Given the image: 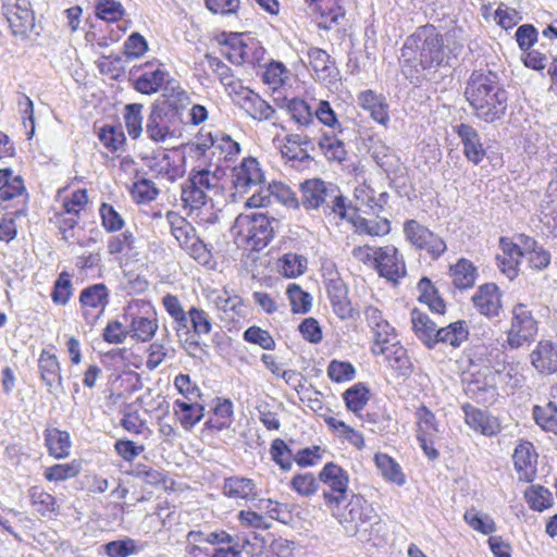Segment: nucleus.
I'll list each match as a JSON object with an SVG mask.
<instances>
[{
    "instance_id": "f257e3e1",
    "label": "nucleus",
    "mask_w": 557,
    "mask_h": 557,
    "mask_svg": "<svg viewBox=\"0 0 557 557\" xmlns=\"http://www.w3.org/2000/svg\"><path fill=\"white\" fill-rule=\"evenodd\" d=\"M190 104L188 92L177 81H170L163 88L161 98L150 107L145 133L153 143H164L178 138L184 131V113Z\"/></svg>"
},
{
    "instance_id": "f03ea898",
    "label": "nucleus",
    "mask_w": 557,
    "mask_h": 557,
    "mask_svg": "<svg viewBox=\"0 0 557 557\" xmlns=\"http://www.w3.org/2000/svg\"><path fill=\"white\" fill-rule=\"evenodd\" d=\"M444 59L443 36L430 24L418 27L400 50L401 71L413 84L420 83L422 71L443 65Z\"/></svg>"
},
{
    "instance_id": "7ed1b4c3",
    "label": "nucleus",
    "mask_w": 557,
    "mask_h": 557,
    "mask_svg": "<svg viewBox=\"0 0 557 557\" xmlns=\"http://www.w3.org/2000/svg\"><path fill=\"white\" fill-rule=\"evenodd\" d=\"M465 97L474 116L485 123H497L507 114L508 91L496 72L473 71L467 81Z\"/></svg>"
},
{
    "instance_id": "20e7f679",
    "label": "nucleus",
    "mask_w": 557,
    "mask_h": 557,
    "mask_svg": "<svg viewBox=\"0 0 557 557\" xmlns=\"http://www.w3.org/2000/svg\"><path fill=\"white\" fill-rule=\"evenodd\" d=\"M272 222H276L263 212L240 213L234 221L231 233L238 247L251 250L263 249L272 239L274 228Z\"/></svg>"
},
{
    "instance_id": "39448f33",
    "label": "nucleus",
    "mask_w": 557,
    "mask_h": 557,
    "mask_svg": "<svg viewBox=\"0 0 557 557\" xmlns=\"http://www.w3.org/2000/svg\"><path fill=\"white\" fill-rule=\"evenodd\" d=\"M341 523L350 535L359 534L363 540H370L374 531L381 530L380 518L374 509L362 497L354 495L345 512L342 515Z\"/></svg>"
},
{
    "instance_id": "423d86ee",
    "label": "nucleus",
    "mask_w": 557,
    "mask_h": 557,
    "mask_svg": "<svg viewBox=\"0 0 557 557\" xmlns=\"http://www.w3.org/2000/svg\"><path fill=\"white\" fill-rule=\"evenodd\" d=\"M539 331V322L532 310L522 302L516 304L511 309L510 327L507 331V344L517 349L534 339Z\"/></svg>"
},
{
    "instance_id": "0eeeda50",
    "label": "nucleus",
    "mask_w": 557,
    "mask_h": 557,
    "mask_svg": "<svg viewBox=\"0 0 557 557\" xmlns=\"http://www.w3.org/2000/svg\"><path fill=\"white\" fill-rule=\"evenodd\" d=\"M209 539L203 557H243L244 553L252 554V544L247 534L215 530L210 532Z\"/></svg>"
},
{
    "instance_id": "6e6552de",
    "label": "nucleus",
    "mask_w": 557,
    "mask_h": 557,
    "mask_svg": "<svg viewBox=\"0 0 557 557\" xmlns=\"http://www.w3.org/2000/svg\"><path fill=\"white\" fill-rule=\"evenodd\" d=\"M1 11L14 37L26 39L35 28L30 0H1Z\"/></svg>"
},
{
    "instance_id": "1a4fd4ad",
    "label": "nucleus",
    "mask_w": 557,
    "mask_h": 557,
    "mask_svg": "<svg viewBox=\"0 0 557 557\" xmlns=\"http://www.w3.org/2000/svg\"><path fill=\"white\" fill-rule=\"evenodd\" d=\"M219 177L188 176V180L182 186L184 207H188L191 211L202 209L207 201L211 200V194H220Z\"/></svg>"
},
{
    "instance_id": "9d476101",
    "label": "nucleus",
    "mask_w": 557,
    "mask_h": 557,
    "mask_svg": "<svg viewBox=\"0 0 557 557\" xmlns=\"http://www.w3.org/2000/svg\"><path fill=\"white\" fill-rule=\"evenodd\" d=\"M406 239L419 250H424L431 259H438L447 249L445 240L416 220L404 224Z\"/></svg>"
},
{
    "instance_id": "9b49d317",
    "label": "nucleus",
    "mask_w": 557,
    "mask_h": 557,
    "mask_svg": "<svg viewBox=\"0 0 557 557\" xmlns=\"http://www.w3.org/2000/svg\"><path fill=\"white\" fill-rule=\"evenodd\" d=\"M499 373L486 367L472 374L466 383L465 393L478 404L492 405L498 397L497 379Z\"/></svg>"
},
{
    "instance_id": "f8f14e48",
    "label": "nucleus",
    "mask_w": 557,
    "mask_h": 557,
    "mask_svg": "<svg viewBox=\"0 0 557 557\" xmlns=\"http://www.w3.org/2000/svg\"><path fill=\"white\" fill-rule=\"evenodd\" d=\"M109 289L103 283L85 287L79 295L82 315L89 326H95L109 305Z\"/></svg>"
},
{
    "instance_id": "ddd939ff",
    "label": "nucleus",
    "mask_w": 557,
    "mask_h": 557,
    "mask_svg": "<svg viewBox=\"0 0 557 557\" xmlns=\"http://www.w3.org/2000/svg\"><path fill=\"white\" fill-rule=\"evenodd\" d=\"M319 481L329 490L323 491V497L329 505H339L347 497L348 473L339 466L329 462L319 473Z\"/></svg>"
},
{
    "instance_id": "4468645a",
    "label": "nucleus",
    "mask_w": 557,
    "mask_h": 557,
    "mask_svg": "<svg viewBox=\"0 0 557 557\" xmlns=\"http://www.w3.org/2000/svg\"><path fill=\"white\" fill-rule=\"evenodd\" d=\"M376 262L374 269L379 275L397 283L406 276V263L401 253L393 245L375 248Z\"/></svg>"
},
{
    "instance_id": "2eb2a0df",
    "label": "nucleus",
    "mask_w": 557,
    "mask_h": 557,
    "mask_svg": "<svg viewBox=\"0 0 557 557\" xmlns=\"http://www.w3.org/2000/svg\"><path fill=\"white\" fill-rule=\"evenodd\" d=\"M366 208H369V216H363V213L354 212L349 218L356 231L359 234H367L370 236H384L391 232V223L386 216H381V212L384 211L382 205L379 203H366Z\"/></svg>"
},
{
    "instance_id": "dca6fc26",
    "label": "nucleus",
    "mask_w": 557,
    "mask_h": 557,
    "mask_svg": "<svg viewBox=\"0 0 557 557\" xmlns=\"http://www.w3.org/2000/svg\"><path fill=\"white\" fill-rule=\"evenodd\" d=\"M300 60L304 64L310 66L314 73L315 79L324 83L332 84L337 79L338 71L335 62L331 59L330 54L318 47H309Z\"/></svg>"
},
{
    "instance_id": "f3484780",
    "label": "nucleus",
    "mask_w": 557,
    "mask_h": 557,
    "mask_svg": "<svg viewBox=\"0 0 557 557\" xmlns=\"http://www.w3.org/2000/svg\"><path fill=\"white\" fill-rule=\"evenodd\" d=\"M134 89L144 95L158 92L166 83L173 81L169 78L170 74L163 69L161 63L146 62L141 66V73L138 76L133 74Z\"/></svg>"
},
{
    "instance_id": "a211bd4d",
    "label": "nucleus",
    "mask_w": 557,
    "mask_h": 557,
    "mask_svg": "<svg viewBox=\"0 0 557 557\" xmlns=\"http://www.w3.org/2000/svg\"><path fill=\"white\" fill-rule=\"evenodd\" d=\"M471 299L479 313L488 319L497 318L502 311V293L494 283L481 285Z\"/></svg>"
},
{
    "instance_id": "6ab92c4d",
    "label": "nucleus",
    "mask_w": 557,
    "mask_h": 557,
    "mask_svg": "<svg viewBox=\"0 0 557 557\" xmlns=\"http://www.w3.org/2000/svg\"><path fill=\"white\" fill-rule=\"evenodd\" d=\"M466 424L474 432L485 436H493L500 432L498 420L487 411L466 403L461 406Z\"/></svg>"
},
{
    "instance_id": "aec40b11",
    "label": "nucleus",
    "mask_w": 557,
    "mask_h": 557,
    "mask_svg": "<svg viewBox=\"0 0 557 557\" xmlns=\"http://www.w3.org/2000/svg\"><path fill=\"white\" fill-rule=\"evenodd\" d=\"M38 369L48 393L57 395L64 392L61 367L55 355L42 350L38 359Z\"/></svg>"
},
{
    "instance_id": "412c9836",
    "label": "nucleus",
    "mask_w": 557,
    "mask_h": 557,
    "mask_svg": "<svg viewBox=\"0 0 557 557\" xmlns=\"http://www.w3.org/2000/svg\"><path fill=\"white\" fill-rule=\"evenodd\" d=\"M512 459L519 480L532 482L536 475L537 463V454L533 444L529 441H521L515 448Z\"/></svg>"
},
{
    "instance_id": "4be33fe9",
    "label": "nucleus",
    "mask_w": 557,
    "mask_h": 557,
    "mask_svg": "<svg viewBox=\"0 0 557 557\" xmlns=\"http://www.w3.org/2000/svg\"><path fill=\"white\" fill-rule=\"evenodd\" d=\"M374 356H384L388 366L401 375H408L411 372L412 363L407 355V350L395 341L386 346H371Z\"/></svg>"
},
{
    "instance_id": "5701e85b",
    "label": "nucleus",
    "mask_w": 557,
    "mask_h": 557,
    "mask_svg": "<svg viewBox=\"0 0 557 557\" xmlns=\"http://www.w3.org/2000/svg\"><path fill=\"white\" fill-rule=\"evenodd\" d=\"M530 362L541 374L557 372V344L540 341L530 354Z\"/></svg>"
},
{
    "instance_id": "b1692460",
    "label": "nucleus",
    "mask_w": 557,
    "mask_h": 557,
    "mask_svg": "<svg viewBox=\"0 0 557 557\" xmlns=\"http://www.w3.org/2000/svg\"><path fill=\"white\" fill-rule=\"evenodd\" d=\"M335 191L334 185H327L319 177L307 180L301 183L302 205L307 209H317L324 203L326 197Z\"/></svg>"
},
{
    "instance_id": "393cba45",
    "label": "nucleus",
    "mask_w": 557,
    "mask_h": 557,
    "mask_svg": "<svg viewBox=\"0 0 557 557\" xmlns=\"http://www.w3.org/2000/svg\"><path fill=\"white\" fill-rule=\"evenodd\" d=\"M326 292L335 314L344 320L352 314L351 302L348 299V289L342 278H331L326 284Z\"/></svg>"
},
{
    "instance_id": "a878e982",
    "label": "nucleus",
    "mask_w": 557,
    "mask_h": 557,
    "mask_svg": "<svg viewBox=\"0 0 557 557\" xmlns=\"http://www.w3.org/2000/svg\"><path fill=\"white\" fill-rule=\"evenodd\" d=\"M242 108L255 120H271L275 110L263 100L258 94L248 88H244L240 94Z\"/></svg>"
},
{
    "instance_id": "bb28decb",
    "label": "nucleus",
    "mask_w": 557,
    "mask_h": 557,
    "mask_svg": "<svg viewBox=\"0 0 557 557\" xmlns=\"http://www.w3.org/2000/svg\"><path fill=\"white\" fill-rule=\"evenodd\" d=\"M456 132L463 144L466 157L473 163H479L485 156V150L476 129L469 124L461 123L456 126Z\"/></svg>"
},
{
    "instance_id": "cd10ccee",
    "label": "nucleus",
    "mask_w": 557,
    "mask_h": 557,
    "mask_svg": "<svg viewBox=\"0 0 557 557\" xmlns=\"http://www.w3.org/2000/svg\"><path fill=\"white\" fill-rule=\"evenodd\" d=\"M412 331L416 336L430 349L436 345L435 333L437 331L435 322L430 317L414 308L411 311Z\"/></svg>"
},
{
    "instance_id": "c85d7f7f",
    "label": "nucleus",
    "mask_w": 557,
    "mask_h": 557,
    "mask_svg": "<svg viewBox=\"0 0 557 557\" xmlns=\"http://www.w3.org/2000/svg\"><path fill=\"white\" fill-rule=\"evenodd\" d=\"M44 435L45 444L51 456L63 459L70 455L72 443L69 432L53 428L46 429Z\"/></svg>"
},
{
    "instance_id": "c756f323",
    "label": "nucleus",
    "mask_w": 557,
    "mask_h": 557,
    "mask_svg": "<svg viewBox=\"0 0 557 557\" xmlns=\"http://www.w3.org/2000/svg\"><path fill=\"white\" fill-rule=\"evenodd\" d=\"M359 104L369 111L371 117L382 125H386L389 121L387 104L384 102L382 96L376 95L372 90H364L360 92Z\"/></svg>"
},
{
    "instance_id": "7c9ffc66",
    "label": "nucleus",
    "mask_w": 557,
    "mask_h": 557,
    "mask_svg": "<svg viewBox=\"0 0 557 557\" xmlns=\"http://www.w3.org/2000/svg\"><path fill=\"white\" fill-rule=\"evenodd\" d=\"M203 411L205 407L196 401H174V414L185 430L193 429L202 419Z\"/></svg>"
},
{
    "instance_id": "2f4dec72",
    "label": "nucleus",
    "mask_w": 557,
    "mask_h": 557,
    "mask_svg": "<svg viewBox=\"0 0 557 557\" xmlns=\"http://www.w3.org/2000/svg\"><path fill=\"white\" fill-rule=\"evenodd\" d=\"M165 218L170 225L171 234L178 242L182 249L197 236L195 227L177 212L168 211Z\"/></svg>"
},
{
    "instance_id": "473e14b6",
    "label": "nucleus",
    "mask_w": 557,
    "mask_h": 557,
    "mask_svg": "<svg viewBox=\"0 0 557 557\" xmlns=\"http://www.w3.org/2000/svg\"><path fill=\"white\" fill-rule=\"evenodd\" d=\"M223 493L235 499H249L256 496V484L251 479L231 476L224 480Z\"/></svg>"
},
{
    "instance_id": "72a5a7b5",
    "label": "nucleus",
    "mask_w": 557,
    "mask_h": 557,
    "mask_svg": "<svg viewBox=\"0 0 557 557\" xmlns=\"http://www.w3.org/2000/svg\"><path fill=\"white\" fill-rule=\"evenodd\" d=\"M468 335L466 321L459 320L445 327L437 329L434 339H436V344L443 343L459 347L468 338Z\"/></svg>"
},
{
    "instance_id": "f704fd0d",
    "label": "nucleus",
    "mask_w": 557,
    "mask_h": 557,
    "mask_svg": "<svg viewBox=\"0 0 557 557\" xmlns=\"http://www.w3.org/2000/svg\"><path fill=\"white\" fill-rule=\"evenodd\" d=\"M345 139V134L339 135L338 132L333 135L325 134L320 139L319 146L327 160L342 162L346 159Z\"/></svg>"
},
{
    "instance_id": "c9c22d12",
    "label": "nucleus",
    "mask_w": 557,
    "mask_h": 557,
    "mask_svg": "<svg viewBox=\"0 0 557 557\" xmlns=\"http://www.w3.org/2000/svg\"><path fill=\"white\" fill-rule=\"evenodd\" d=\"M147 545L146 542L138 544L134 539L124 537L122 540L108 542L102 545V548L109 557H128L139 554Z\"/></svg>"
},
{
    "instance_id": "e433bc0d",
    "label": "nucleus",
    "mask_w": 557,
    "mask_h": 557,
    "mask_svg": "<svg viewBox=\"0 0 557 557\" xmlns=\"http://www.w3.org/2000/svg\"><path fill=\"white\" fill-rule=\"evenodd\" d=\"M453 284L459 289H467L474 285L476 270L467 259H460L455 265L450 267Z\"/></svg>"
},
{
    "instance_id": "4c0bfd02",
    "label": "nucleus",
    "mask_w": 557,
    "mask_h": 557,
    "mask_svg": "<svg viewBox=\"0 0 557 557\" xmlns=\"http://www.w3.org/2000/svg\"><path fill=\"white\" fill-rule=\"evenodd\" d=\"M215 308L225 314V319L234 321L236 318L244 317L245 305L237 295H228L225 290L214 299Z\"/></svg>"
},
{
    "instance_id": "58836bf2",
    "label": "nucleus",
    "mask_w": 557,
    "mask_h": 557,
    "mask_svg": "<svg viewBox=\"0 0 557 557\" xmlns=\"http://www.w3.org/2000/svg\"><path fill=\"white\" fill-rule=\"evenodd\" d=\"M533 419L545 432L557 435V406L553 401L533 407Z\"/></svg>"
},
{
    "instance_id": "ea45409f",
    "label": "nucleus",
    "mask_w": 557,
    "mask_h": 557,
    "mask_svg": "<svg viewBox=\"0 0 557 557\" xmlns=\"http://www.w3.org/2000/svg\"><path fill=\"white\" fill-rule=\"evenodd\" d=\"M209 65L218 75L220 82L223 84L228 94L239 95L240 91L245 88L240 81L234 76L231 67H228L220 59L211 58L209 60Z\"/></svg>"
},
{
    "instance_id": "a19ab883",
    "label": "nucleus",
    "mask_w": 557,
    "mask_h": 557,
    "mask_svg": "<svg viewBox=\"0 0 557 557\" xmlns=\"http://www.w3.org/2000/svg\"><path fill=\"white\" fill-rule=\"evenodd\" d=\"M158 330L157 319L148 317H133L129 323L131 337L137 342L150 341Z\"/></svg>"
},
{
    "instance_id": "79ce46f5",
    "label": "nucleus",
    "mask_w": 557,
    "mask_h": 557,
    "mask_svg": "<svg viewBox=\"0 0 557 557\" xmlns=\"http://www.w3.org/2000/svg\"><path fill=\"white\" fill-rule=\"evenodd\" d=\"M28 497L32 506L42 517H50L57 510L55 498L39 486H32L28 490Z\"/></svg>"
},
{
    "instance_id": "37998d69",
    "label": "nucleus",
    "mask_w": 557,
    "mask_h": 557,
    "mask_svg": "<svg viewBox=\"0 0 557 557\" xmlns=\"http://www.w3.org/2000/svg\"><path fill=\"white\" fill-rule=\"evenodd\" d=\"M263 54V49L257 47V44L248 45L239 42L238 45H232L227 52V58L233 64L253 63Z\"/></svg>"
},
{
    "instance_id": "c03bdc74",
    "label": "nucleus",
    "mask_w": 557,
    "mask_h": 557,
    "mask_svg": "<svg viewBox=\"0 0 557 557\" xmlns=\"http://www.w3.org/2000/svg\"><path fill=\"white\" fill-rule=\"evenodd\" d=\"M308 260L305 256L288 252L278 260L280 273L285 277H297L307 270Z\"/></svg>"
},
{
    "instance_id": "a18cd8bd",
    "label": "nucleus",
    "mask_w": 557,
    "mask_h": 557,
    "mask_svg": "<svg viewBox=\"0 0 557 557\" xmlns=\"http://www.w3.org/2000/svg\"><path fill=\"white\" fill-rule=\"evenodd\" d=\"M143 109L141 103H129L124 109V123L132 139H137L143 134Z\"/></svg>"
},
{
    "instance_id": "49530a36",
    "label": "nucleus",
    "mask_w": 557,
    "mask_h": 557,
    "mask_svg": "<svg viewBox=\"0 0 557 557\" xmlns=\"http://www.w3.org/2000/svg\"><path fill=\"white\" fill-rule=\"evenodd\" d=\"M374 460L376 467L385 479L396 483L397 485H403L406 482L400 466L388 455L376 454Z\"/></svg>"
},
{
    "instance_id": "de8ad7c7",
    "label": "nucleus",
    "mask_w": 557,
    "mask_h": 557,
    "mask_svg": "<svg viewBox=\"0 0 557 557\" xmlns=\"http://www.w3.org/2000/svg\"><path fill=\"white\" fill-rule=\"evenodd\" d=\"M188 318L193 335L201 337L211 333L213 329L212 319L206 310L193 306L188 309Z\"/></svg>"
},
{
    "instance_id": "09e8293b",
    "label": "nucleus",
    "mask_w": 557,
    "mask_h": 557,
    "mask_svg": "<svg viewBox=\"0 0 557 557\" xmlns=\"http://www.w3.org/2000/svg\"><path fill=\"white\" fill-rule=\"evenodd\" d=\"M370 391L361 383L355 384L348 388L343 397L346 407L358 414L368 404Z\"/></svg>"
},
{
    "instance_id": "8fccbe9b",
    "label": "nucleus",
    "mask_w": 557,
    "mask_h": 557,
    "mask_svg": "<svg viewBox=\"0 0 557 557\" xmlns=\"http://www.w3.org/2000/svg\"><path fill=\"white\" fill-rule=\"evenodd\" d=\"M524 497L530 508L536 511H543L553 505L552 493L542 485L530 486Z\"/></svg>"
},
{
    "instance_id": "3c124183",
    "label": "nucleus",
    "mask_w": 557,
    "mask_h": 557,
    "mask_svg": "<svg viewBox=\"0 0 557 557\" xmlns=\"http://www.w3.org/2000/svg\"><path fill=\"white\" fill-rule=\"evenodd\" d=\"M270 455L272 460L281 468V470L286 472L292 469L295 454L282 438H275L272 441Z\"/></svg>"
},
{
    "instance_id": "603ef678",
    "label": "nucleus",
    "mask_w": 557,
    "mask_h": 557,
    "mask_svg": "<svg viewBox=\"0 0 557 557\" xmlns=\"http://www.w3.org/2000/svg\"><path fill=\"white\" fill-rule=\"evenodd\" d=\"M286 295L290 302L292 311L294 313H307L312 306V297L309 293L301 289L297 284H289Z\"/></svg>"
},
{
    "instance_id": "864d4df0",
    "label": "nucleus",
    "mask_w": 557,
    "mask_h": 557,
    "mask_svg": "<svg viewBox=\"0 0 557 557\" xmlns=\"http://www.w3.org/2000/svg\"><path fill=\"white\" fill-rule=\"evenodd\" d=\"M98 137L110 151H117L126 140L121 125H104L100 128Z\"/></svg>"
},
{
    "instance_id": "5fc2aeb1",
    "label": "nucleus",
    "mask_w": 557,
    "mask_h": 557,
    "mask_svg": "<svg viewBox=\"0 0 557 557\" xmlns=\"http://www.w3.org/2000/svg\"><path fill=\"white\" fill-rule=\"evenodd\" d=\"M287 111L290 117L300 126H309L314 123L313 113L308 103L302 99H290L287 102Z\"/></svg>"
},
{
    "instance_id": "6e6d98bb",
    "label": "nucleus",
    "mask_w": 557,
    "mask_h": 557,
    "mask_svg": "<svg viewBox=\"0 0 557 557\" xmlns=\"http://www.w3.org/2000/svg\"><path fill=\"white\" fill-rule=\"evenodd\" d=\"M286 73V67L283 63L273 61L264 66L261 78L271 89L276 90L285 83Z\"/></svg>"
},
{
    "instance_id": "4d7b16f0",
    "label": "nucleus",
    "mask_w": 557,
    "mask_h": 557,
    "mask_svg": "<svg viewBox=\"0 0 557 557\" xmlns=\"http://www.w3.org/2000/svg\"><path fill=\"white\" fill-rule=\"evenodd\" d=\"M210 532L203 531H189L187 533L186 552L191 557H203L209 547Z\"/></svg>"
},
{
    "instance_id": "13d9d810",
    "label": "nucleus",
    "mask_w": 557,
    "mask_h": 557,
    "mask_svg": "<svg viewBox=\"0 0 557 557\" xmlns=\"http://www.w3.org/2000/svg\"><path fill=\"white\" fill-rule=\"evenodd\" d=\"M73 295V285L71 275L67 272H62L54 282L51 298L54 304L65 306Z\"/></svg>"
},
{
    "instance_id": "bf43d9fd",
    "label": "nucleus",
    "mask_w": 557,
    "mask_h": 557,
    "mask_svg": "<svg viewBox=\"0 0 557 557\" xmlns=\"http://www.w3.org/2000/svg\"><path fill=\"white\" fill-rule=\"evenodd\" d=\"M312 11L320 13L322 17L330 16V21L337 23L339 17L345 15V11L337 4V0H306Z\"/></svg>"
},
{
    "instance_id": "052dcab7",
    "label": "nucleus",
    "mask_w": 557,
    "mask_h": 557,
    "mask_svg": "<svg viewBox=\"0 0 557 557\" xmlns=\"http://www.w3.org/2000/svg\"><path fill=\"white\" fill-rule=\"evenodd\" d=\"M136 238L134 234L126 230L123 233L111 236L108 240L107 249L109 255H119L135 249Z\"/></svg>"
},
{
    "instance_id": "680f3d73",
    "label": "nucleus",
    "mask_w": 557,
    "mask_h": 557,
    "mask_svg": "<svg viewBox=\"0 0 557 557\" xmlns=\"http://www.w3.org/2000/svg\"><path fill=\"white\" fill-rule=\"evenodd\" d=\"M99 213L101 216L102 226L109 233L119 232L124 227V220L121 214L113 208V206L103 202L100 206Z\"/></svg>"
},
{
    "instance_id": "e2e57ef3",
    "label": "nucleus",
    "mask_w": 557,
    "mask_h": 557,
    "mask_svg": "<svg viewBox=\"0 0 557 557\" xmlns=\"http://www.w3.org/2000/svg\"><path fill=\"white\" fill-rule=\"evenodd\" d=\"M96 15L107 22H116L124 15V8L115 0H100L96 5Z\"/></svg>"
},
{
    "instance_id": "0e129e2a",
    "label": "nucleus",
    "mask_w": 557,
    "mask_h": 557,
    "mask_svg": "<svg viewBox=\"0 0 557 557\" xmlns=\"http://www.w3.org/2000/svg\"><path fill=\"white\" fill-rule=\"evenodd\" d=\"M463 519L473 530L482 534H491L496 531L494 520L488 516H481L474 509L467 510L463 515Z\"/></svg>"
},
{
    "instance_id": "69168bd1",
    "label": "nucleus",
    "mask_w": 557,
    "mask_h": 557,
    "mask_svg": "<svg viewBox=\"0 0 557 557\" xmlns=\"http://www.w3.org/2000/svg\"><path fill=\"white\" fill-rule=\"evenodd\" d=\"M49 221L58 227L59 232L62 234V238L69 242L74 237V228L78 224L79 216H71L58 211L50 216Z\"/></svg>"
},
{
    "instance_id": "338daca9",
    "label": "nucleus",
    "mask_w": 557,
    "mask_h": 557,
    "mask_svg": "<svg viewBox=\"0 0 557 557\" xmlns=\"http://www.w3.org/2000/svg\"><path fill=\"white\" fill-rule=\"evenodd\" d=\"M131 193L137 202H149L156 199L159 190L152 181L143 177L133 184Z\"/></svg>"
},
{
    "instance_id": "774afa93",
    "label": "nucleus",
    "mask_w": 557,
    "mask_h": 557,
    "mask_svg": "<svg viewBox=\"0 0 557 557\" xmlns=\"http://www.w3.org/2000/svg\"><path fill=\"white\" fill-rule=\"evenodd\" d=\"M292 488L301 496H311L319 488V481L312 473L297 474L292 479Z\"/></svg>"
}]
</instances>
